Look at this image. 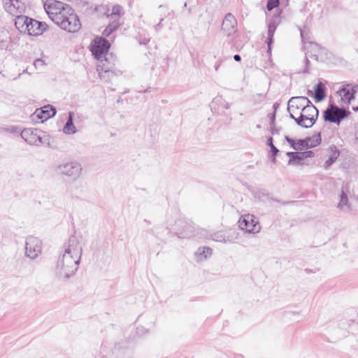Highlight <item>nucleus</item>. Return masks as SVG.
<instances>
[{
  "label": "nucleus",
  "mask_w": 358,
  "mask_h": 358,
  "mask_svg": "<svg viewBox=\"0 0 358 358\" xmlns=\"http://www.w3.org/2000/svg\"><path fill=\"white\" fill-rule=\"evenodd\" d=\"M275 29H276V25L275 24L274 22H271L268 24V42H267L268 50L271 49V44L272 43V39H273V37Z\"/></svg>",
  "instance_id": "393cba45"
},
{
  "label": "nucleus",
  "mask_w": 358,
  "mask_h": 358,
  "mask_svg": "<svg viewBox=\"0 0 358 358\" xmlns=\"http://www.w3.org/2000/svg\"><path fill=\"white\" fill-rule=\"evenodd\" d=\"M122 11L121 7L119 6H115L113 7L112 13L115 15H119Z\"/></svg>",
  "instance_id": "c85d7f7f"
},
{
  "label": "nucleus",
  "mask_w": 358,
  "mask_h": 358,
  "mask_svg": "<svg viewBox=\"0 0 358 358\" xmlns=\"http://www.w3.org/2000/svg\"><path fill=\"white\" fill-rule=\"evenodd\" d=\"M324 86L322 83H319L315 87V98L317 101H321L324 99Z\"/></svg>",
  "instance_id": "4be33fe9"
},
{
  "label": "nucleus",
  "mask_w": 358,
  "mask_h": 358,
  "mask_svg": "<svg viewBox=\"0 0 358 358\" xmlns=\"http://www.w3.org/2000/svg\"><path fill=\"white\" fill-rule=\"evenodd\" d=\"M357 199H358V194L357 195Z\"/></svg>",
  "instance_id": "473e14b6"
},
{
  "label": "nucleus",
  "mask_w": 358,
  "mask_h": 358,
  "mask_svg": "<svg viewBox=\"0 0 358 358\" xmlns=\"http://www.w3.org/2000/svg\"><path fill=\"white\" fill-rule=\"evenodd\" d=\"M337 208L341 211H349L351 209V204L349 201L346 192L342 189L340 194V199Z\"/></svg>",
  "instance_id": "a211bd4d"
},
{
  "label": "nucleus",
  "mask_w": 358,
  "mask_h": 358,
  "mask_svg": "<svg viewBox=\"0 0 358 358\" xmlns=\"http://www.w3.org/2000/svg\"><path fill=\"white\" fill-rule=\"evenodd\" d=\"M98 64L96 71L100 77L104 73L113 72L115 65V58L112 55H106L103 58L96 59Z\"/></svg>",
  "instance_id": "9b49d317"
},
{
  "label": "nucleus",
  "mask_w": 358,
  "mask_h": 358,
  "mask_svg": "<svg viewBox=\"0 0 358 358\" xmlns=\"http://www.w3.org/2000/svg\"><path fill=\"white\" fill-rule=\"evenodd\" d=\"M118 27V22L115 20L107 26V27L103 30V34L105 36H109L115 30L117 29Z\"/></svg>",
  "instance_id": "b1692460"
},
{
  "label": "nucleus",
  "mask_w": 358,
  "mask_h": 358,
  "mask_svg": "<svg viewBox=\"0 0 358 358\" xmlns=\"http://www.w3.org/2000/svg\"><path fill=\"white\" fill-rule=\"evenodd\" d=\"M76 131V127L73 124V115L71 113H69V120L64 127V131L66 134H74Z\"/></svg>",
  "instance_id": "5701e85b"
},
{
  "label": "nucleus",
  "mask_w": 358,
  "mask_h": 358,
  "mask_svg": "<svg viewBox=\"0 0 358 358\" xmlns=\"http://www.w3.org/2000/svg\"><path fill=\"white\" fill-rule=\"evenodd\" d=\"M80 255L81 249L78 241L70 239L68 248L65 249L64 254L59 259L57 264V269L66 278L75 274Z\"/></svg>",
  "instance_id": "f03ea898"
},
{
  "label": "nucleus",
  "mask_w": 358,
  "mask_h": 358,
  "mask_svg": "<svg viewBox=\"0 0 358 358\" xmlns=\"http://www.w3.org/2000/svg\"><path fill=\"white\" fill-rule=\"evenodd\" d=\"M271 134L273 135H274L275 134H277L278 131L277 130L275 129L274 126H273V121H272L271 122Z\"/></svg>",
  "instance_id": "7c9ffc66"
},
{
  "label": "nucleus",
  "mask_w": 358,
  "mask_h": 358,
  "mask_svg": "<svg viewBox=\"0 0 358 358\" xmlns=\"http://www.w3.org/2000/svg\"><path fill=\"white\" fill-rule=\"evenodd\" d=\"M21 136L26 142L29 144H37L41 143V138L38 135V131L36 129H24L21 133Z\"/></svg>",
  "instance_id": "2eb2a0df"
},
{
  "label": "nucleus",
  "mask_w": 358,
  "mask_h": 358,
  "mask_svg": "<svg viewBox=\"0 0 358 358\" xmlns=\"http://www.w3.org/2000/svg\"><path fill=\"white\" fill-rule=\"evenodd\" d=\"M279 4V0H268L266 8L268 10H271L277 7Z\"/></svg>",
  "instance_id": "cd10ccee"
},
{
  "label": "nucleus",
  "mask_w": 358,
  "mask_h": 358,
  "mask_svg": "<svg viewBox=\"0 0 358 358\" xmlns=\"http://www.w3.org/2000/svg\"><path fill=\"white\" fill-rule=\"evenodd\" d=\"M80 171L81 168L78 164L71 163L64 166V173L68 176H78Z\"/></svg>",
  "instance_id": "aec40b11"
},
{
  "label": "nucleus",
  "mask_w": 358,
  "mask_h": 358,
  "mask_svg": "<svg viewBox=\"0 0 358 358\" xmlns=\"http://www.w3.org/2000/svg\"><path fill=\"white\" fill-rule=\"evenodd\" d=\"M310 49L313 56L315 57L317 60H323L327 54V49L317 43H311L310 45Z\"/></svg>",
  "instance_id": "dca6fc26"
},
{
  "label": "nucleus",
  "mask_w": 358,
  "mask_h": 358,
  "mask_svg": "<svg viewBox=\"0 0 358 358\" xmlns=\"http://www.w3.org/2000/svg\"><path fill=\"white\" fill-rule=\"evenodd\" d=\"M267 145L269 146L271 148V151L274 157V159H273V162L275 161V157L277 155V154L278 153L279 150L277 149V148L273 145V138L271 137H269L268 139H267Z\"/></svg>",
  "instance_id": "bb28decb"
},
{
  "label": "nucleus",
  "mask_w": 358,
  "mask_h": 358,
  "mask_svg": "<svg viewBox=\"0 0 358 358\" xmlns=\"http://www.w3.org/2000/svg\"><path fill=\"white\" fill-rule=\"evenodd\" d=\"M45 64V62L41 59H38L34 62V66L36 68L41 67Z\"/></svg>",
  "instance_id": "c756f323"
},
{
  "label": "nucleus",
  "mask_w": 358,
  "mask_h": 358,
  "mask_svg": "<svg viewBox=\"0 0 358 358\" xmlns=\"http://www.w3.org/2000/svg\"><path fill=\"white\" fill-rule=\"evenodd\" d=\"M15 26L21 33L33 36L42 35L48 28L45 22L38 21L27 16H17L15 17Z\"/></svg>",
  "instance_id": "7ed1b4c3"
},
{
  "label": "nucleus",
  "mask_w": 358,
  "mask_h": 358,
  "mask_svg": "<svg viewBox=\"0 0 358 358\" xmlns=\"http://www.w3.org/2000/svg\"><path fill=\"white\" fill-rule=\"evenodd\" d=\"M358 92V85L355 83H343L336 91L338 97V103L341 106H348L355 99Z\"/></svg>",
  "instance_id": "20e7f679"
},
{
  "label": "nucleus",
  "mask_w": 358,
  "mask_h": 358,
  "mask_svg": "<svg viewBox=\"0 0 358 358\" xmlns=\"http://www.w3.org/2000/svg\"><path fill=\"white\" fill-rule=\"evenodd\" d=\"M41 252V244L39 239L29 237L26 241V254L31 258L36 257Z\"/></svg>",
  "instance_id": "4468645a"
},
{
  "label": "nucleus",
  "mask_w": 358,
  "mask_h": 358,
  "mask_svg": "<svg viewBox=\"0 0 358 358\" xmlns=\"http://www.w3.org/2000/svg\"><path fill=\"white\" fill-rule=\"evenodd\" d=\"M285 138L292 149L295 150H303L306 149L304 139L294 140L287 136H286Z\"/></svg>",
  "instance_id": "6ab92c4d"
},
{
  "label": "nucleus",
  "mask_w": 358,
  "mask_h": 358,
  "mask_svg": "<svg viewBox=\"0 0 358 358\" xmlns=\"http://www.w3.org/2000/svg\"><path fill=\"white\" fill-rule=\"evenodd\" d=\"M44 8L51 20L61 29L72 33L80 29V20L69 4L56 0H48Z\"/></svg>",
  "instance_id": "f257e3e1"
},
{
  "label": "nucleus",
  "mask_w": 358,
  "mask_h": 358,
  "mask_svg": "<svg viewBox=\"0 0 358 358\" xmlns=\"http://www.w3.org/2000/svg\"><path fill=\"white\" fill-rule=\"evenodd\" d=\"M348 116L345 109L331 105L324 113L326 121L339 124L341 121Z\"/></svg>",
  "instance_id": "1a4fd4ad"
},
{
  "label": "nucleus",
  "mask_w": 358,
  "mask_h": 358,
  "mask_svg": "<svg viewBox=\"0 0 358 358\" xmlns=\"http://www.w3.org/2000/svg\"><path fill=\"white\" fill-rule=\"evenodd\" d=\"M317 116V109L313 104H311L301 115L296 117L294 120L298 125L305 128H310L315 124Z\"/></svg>",
  "instance_id": "423d86ee"
},
{
  "label": "nucleus",
  "mask_w": 358,
  "mask_h": 358,
  "mask_svg": "<svg viewBox=\"0 0 358 358\" xmlns=\"http://www.w3.org/2000/svg\"><path fill=\"white\" fill-rule=\"evenodd\" d=\"M110 48V44L108 40L104 38L96 36L90 44V51L96 59L103 58L108 55V52Z\"/></svg>",
  "instance_id": "0eeeda50"
},
{
  "label": "nucleus",
  "mask_w": 358,
  "mask_h": 358,
  "mask_svg": "<svg viewBox=\"0 0 358 358\" xmlns=\"http://www.w3.org/2000/svg\"><path fill=\"white\" fill-rule=\"evenodd\" d=\"M338 157V152L335 151L325 162L324 164V169H329L331 166V164L337 159Z\"/></svg>",
  "instance_id": "a878e982"
},
{
  "label": "nucleus",
  "mask_w": 358,
  "mask_h": 358,
  "mask_svg": "<svg viewBox=\"0 0 358 358\" xmlns=\"http://www.w3.org/2000/svg\"><path fill=\"white\" fill-rule=\"evenodd\" d=\"M236 20L231 13L225 15V32H227L228 35L236 31Z\"/></svg>",
  "instance_id": "f3484780"
},
{
  "label": "nucleus",
  "mask_w": 358,
  "mask_h": 358,
  "mask_svg": "<svg viewBox=\"0 0 358 358\" xmlns=\"http://www.w3.org/2000/svg\"><path fill=\"white\" fill-rule=\"evenodd\" d=\"M238 226L241 230L249 234H257L261 230V226L254 215L246 214L242 215L238 220Z\"/></svg>",
  "instance_id": "6e6552de"
},
{
  "label": "nucleus",
  "mask_w": 358,
  "mask_h": 358,
  "mask_svg": "<svg viewBox=\"0 0 358 358\" xmlns=\"http://www.w3.org/2000/svg\"><path fill=\"white\" fill-rule=\"evenodd\" d=\"M27 0H5L4 8L10 15L15 16H23L27 8Z\"/></svg>",
  "instance_id": "9d476101"
},
{
  "label": "nucleus",
  "mask_w": 358,
  "mask_h": 358,
  "mask_svg": "<svg viewBox=\"0 0 358 358\" xmlns=\"http://www.w3.org/2000/svg\"><path fill=\"white\" fill-rule=\"evenodd\" d=\"M306 149L315 148L321 143V137L320 134H316L310 137L304 139Z\"/></svg>",
  "instance_id": "412c9836"
},
{
  "label": "nucleus",
  "mask_w": 358,
  "mask_h": 358,
  "mask_svg": "<svg viewBox=\"0 0 358 358\" xmlns=\"http://www.w3.org/2000/svg\"><path fill=\"white\" fill-rule=\"evenodd\" d=\"M311 104L313 103L307 97H292L288 101L287 110L289 113L290 117L294 120Z\"/></svg>",
  "instance_id": "39448f33"
},
{
  "label": "nucleus",
  "mask_w": 358,
  "mask_h": 358,
  "mask_svg": "<svg viewBox=\"0 0 358 358\" xmlns=\"http://www.w3.org/2000/svg\"><path fill=\"white\" fill-rule=\"evenodd\" d=\"M234 59L235 61L239 62V61H241V56L239 55H235L234 56Z\"/></svg>",
  "instance_id": "2f4dec72"
},
{
  "label": "nucleus",
  "mask_w": 358,
  "mask_h": 358,
  "mask_svg": "<svg viewBox=\"0 0 358 358\" xmlns=\"http://www.w3.org/2000/svg\"><path fill=\"white\" fill-rule=\"evenodd\" d=\"M287 156L289 157L288 164L291 166L303 165V161L306 158H311L314 157L313 151L305 152H288Z\"/></svg>",
  "instance_id": "f8f14e48"
},
{
  "label": "nucleus",
  "mask_w": 358,
  "mask_h": 358,
  "mask_svg": "<svg viewBox=\"0 0 358 358\" xmlns=\"http://www.w3.org/2000/svg\"><path fill=\"white\" fill-rule=\"evenodd\" d=\"M357 110H358V108H357Z\"/></svg>",
  "instance_id": "72a5a7b5"
},
{
  "label": "nucleus",
  "mask_w": 358,
  "mask_h": 358,
  "mask_svg": "<svg viewBox=\"0 0 358 358\" xmlns=\"http://www.w3.org/2000/svg\"><path fill=\"white\" fill-rule=\"evenodd\" d=\"M55 113V108L52 106L48 105L36 109L32 115V117L34 120H37L41 122H43L52 117Z\"/></svg>",
  "instance_id": "ddd939ff"
}]
</instances>
